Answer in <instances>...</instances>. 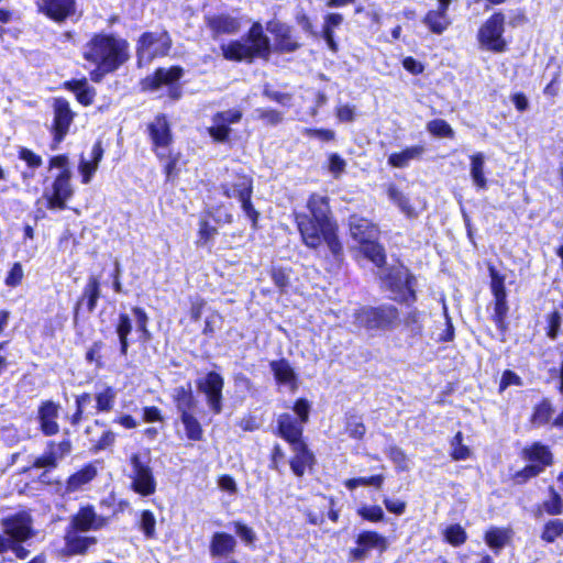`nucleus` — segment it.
I'll return each instance as SVG.
<instances>
[{
  "mask_svg": "<svg viewBox=\"0 0 563 563\" xmlns=\"http://www.w3.org/2000/svg\"><path fill=\"white\" fill-rule=\"evenodd\" d=\"M183 75V68L174 66L168 69L158 68L153 76L143 80L145 90H158L163 86H169L176 82Z\"/></svg>",
  "mask_w": 563,
  "mask_h": 563,
  "instance_id": "21",
  "label": "nucleus"
},
{
  "mask_svg": "<svg viewBox=\"0 0 563 563\" xmlns=\"http://www.w3.org/2000/svg\"><path fill=\"white\" fill-rule=\"evenodd\" d=\"M43 11L55 21H64L75 11V0H43Z\"/></svg>",
  "mask_w": 563,
  "mask_h": 563,
  "instance_id": "26",
  "label": "nucleus"
},
{
  "mask_svg": "<svg viewBox=\"0 0 563 563\" xmlns=\"http://www.w3.org/2000/svg\"><path fill=\"white\" fill-rule=\"evenodd\" d=\"M155 525L156 520L153 512L150 510L142 511L140 526L147 538L155 536Z\"/></svg>",
  "mask_w": 563,
  "mask_h": 563,
  "instance_id": "57",
  "label": "nucleus"
},
{
  "mask_svg": "<svg viewBox=\"0 0 563 563\" xmlns=\"http://www.w3.org/2000/svg\"><path fill=\"white\" fill-rule=\"evenodd\" d=\"M180 420L185 427L186 435L189 440L199 441L202 439V428L197 418L190 413L180 417Z\"/></svg>",
  "mask_w": 563,
  "mask_h": 563,
  "instance_id": "46",
  "label": "nucleus"
},
{
  "mask_svg": "<svg viewBox=\"0 0 563 563\" xmlns=\"http://www.w3.org/2000/svg\"><path fill=\"white\" fill-rule=\"evenodd\" d=\"M126 42L111 35H96L84 47L85 60L96 66L90 73L92 81L99 82L104 74L114 71L126 58Z\"/></svg>",
  "mask_w": 563,
  "mask_h": 563,
  "instance_id": "2",
  "label": "nucleus"
},
{
  "mask_svg": "<svg viewBox=\"0 0 563 563\" xmlns=\"http://www.w3.org/2000/svg\"><path fill=\"white\" fill-rule=\"evenodd\" d=\"M208 26L216 36L220 34H234L240 30L241 25L238 19L221 14L209 18Z\"/></svg>",
  "mask_w": 563,
  "mask_h": 563,
  "instance_id": "33",
  "label": "nucleus"
},
{
  "mask_svg": "<svg viewBox=\"0 0 563 563\" xmlns=\"http://www.w3.org/2000/svg\"><path fill=\"white\" fill-rule=\"evenodd\" d=\"M426 313L417 309H412L405 318V327L413 336H421L423 332V321Z\"/></svg>",
  "mask_w": 563,
  "mask_h": 563,
  "instance_id": "44",
  "label": "nucleus"
},
{
  "mask_svg": "<svg viewBox=\"0 0 563 563\" xmlns=\"http://www.w3.org/2000/svg\"><path fill=\"white\" fill-rule=\"evenodd\" d=\"M19 157L24 161L29 167L37 168L42 165V158L34 152L29 148H21L19 152Z\"/></svg>",
  "mask_w": 563,
  "mask_h": 563,
  "instance_id": "62",
  "label": "nucleus"
},
{
  "mask_svg": "<svg viewBox=\"0 0 563 563\" xmlns=\"http://www.w3.org/2000/svg\"><path fill=\"white\" fill-rule=\"evenodd\" d=\"M221 188L225 197L242 199L252 196L253 181L249 176L238 174L235 181H225L221 185Z\"/></svg>",
  "mask_w": 563,
  "mask_h": 563,
  "instance_id": "25",
  "label": "nucleus"
},
{
  "mask_svg": "<svg viewBox=\"0 0 563 563\" xmlns=\"http://www.w3.org/2000/svg\"><path fill=\"white\" fill-rule=\"evenodd\" d=\"M74 113L70 110L68 101L56 99L54 103V131L55 139L59 142L67 134L73 122Z\"/></svg>",
  "mask_w": 563,
  "mask_h": 563,
  "instance_id": "19",
  "label": "nucleus"
},
{
  "mask_svg": "<svg viewBox=\"0 0 563 563\" xmlns=\"http://www.w3.org/2000/svg\"><path fill=\"white\" fill-rule=\"evenodd\" d=\"M309 213H295L296 223L305 245L317 249L324 241L334 256L342 252L336 224L331 219L329 199L313 194L307 202Z\"/></svg>",
  "mask_w": 563,
  "mask_h": 563,
  "instance_id": "1",
  "label": "nucleus"
},
{
  "mask_svg": "<svg viewBox=\"0 0 563 563\" xmlns=\"http://www.w3.org/2000/svg\"><path fill=\"white\" fill-rule=\"evenodd\" d=\"M148 133L155 146L158 157L164 158L167 156V147L172 142V134L167 119L164 115H157L148 124Z\"/></svg>",
  "mask_w": 563,
  "mask_h": 563,
  "instance_id": "16",
  "label": "nucleus"
},
{
  "mask_svg": "<svg viewBox=\"0 0 563 563\" xmlns=\"http://www.w3.org/2000/svg\"><path fill=\"white\" fill-rule=\"evenodd\" d=\"M509 540V532L500 528H492L485 533V541L489 548L499 551Z\"/></svg>",
  "mask_w": 563,
  "mask_h": 563,
  "instance_id": "45",
  "label": "nucleus"
},
{
  "mask_svg": "<svg viewBox=\"0 0 563 563\" xmlns=\"http://www.w3.org/2000/svg\"><path fill=\"white\" fill-rule=\"evenodd\" d=\"M427 130L431 134L439 136V137H453L454 136L453 129L450 126V124L446 121H444L442 119H435V120L430 121L427 124Z\"/></svg>",
  "mask_w": 563,
  "mask_h": 563,
  "instance_id": "51",
  "label": "nucleus"
},
{
  "mask_svg": "<svg viewBox=\"0 0 563 563\" xmlns=\"http://www.w3.org/2000/svg\"><path fill=\"white\" fill-rule=\"evenodd\" d=\"M542 509L550 516L563 512V499L552 486L549 487V499L542 503Z\"/></svg>",
  "mask_w": 563,
  "mask_h": 563,
  "instance_id": "48",
  "label": "nucleus"
},
{
  "mask_svg": "<svg viewBox=\"0 0 563 563\" xmlns=\"http://www.w3.org/2000/svg\"><path fill=\"white\" fill-rule=\"evenodd\" d=\"M62 406L53 400H44L40 404L36 413L38 429L45 437H53L59 433L58 423Z\"/></svg>",
  "mask_w": 563,
  "mask_h": 563,
  "instance_id": "12",
  "label": "nucleus"
},
{
  "mask_svg": "<svg viewBox=\"0 0 563 563\" xmlns=\"http://www.w3.org/2000/svg\"><path fill=\"white\" fill-rule=\"evenodd\" d=\"M23 278V268L20 263H14L8 276L5 277V285L9 287H16Z\"/></svg>",
  "mask_w": 563,
  "mask_h": 563,
  "instance_id": "61",
  "label": "nucleus"
},
{
  "mask_svg": "<svg viewBox=\"0 0 563 563\" xmlns=\"http://www.w3.org/2000/svg\"><path fill=\"white\" fill-rule=\"evenodd\" d=\"M357 545L364 547L368 552L372 549H379L380 551L386 550L387 540L385 537L378 534L375 531H364L357 536Z\"/></svg>",
  "mask_w": 563,
  "mask_h": 563,
  "instance_id": "39",
  "label": "nucleus"
},
{
  "mask_svg": "<svg viewBox=\"0 0 563 563\" xmlns=\"http://www.w3.org/2000/svg\"><path fill=\"white\" fill-rule=\"evenodd\" d=\"M97 476V468L93 465H87L69 476L65 486L66 494H73L84 489Z\"/></svg>",
  "mask_w": 563,
  "mask_h": 563,
  "instance_id": "29",
  "label": "nucleus"
},
{
  "mask_svg": "<svg viewBox=\"0 0 563 563\" xmlns=\"http://www.w3.org/2000/svg\"><path fill=\"white\" fill-rule=\"evenodd\" d=\"M424 151L423 145L407 147L401 152L390 154L388 156V164L396 168H405L411 161L420 159Z\"/></svg>",
  "mask_w": 563,
  "mask_h": 563,
  "instance_id": "32",
  "label": "nucleus"
},
{
  "mask_svg": "<svg viewBox=\"0 0 563 563\" xmlns=\"http://www.w3.org/2000/svg\"><path fill=\"white\" fill-rule=\"evenodd\" d=\"M505 32V15L501 12L493 14L479 29L478 42L482 47L495 53L506 51L507 43L503 37Z\"/></svg>",
  "mask_w": 563,
  "mask_h": 563,
  "instance_id": "7",
  "label": "nucleus"
},
{
  "mask_svg": "<svg viewBox=\"0 0 563 563\" xmlns=\"http://www.w3.org/2000/svg\"><path fill=\"white\" fill-rule=\"evenodd\" d=\"M170 48L167 32L145 33L141 36L137 47L140 62L150 63L156 56H164Z\"/></svg>",
  "mask_w": 563,
  "mask_h": 563,
  "instance_id": "11",
  "label": "nucleus"
},
{
  "mask_svg": "<svg viewBox=\"0 0 563 563\" xmlns=\"http://www.w3.org/2000/svg\"><path fill=\"white\" fill-rule=\"evenodd\" d=\"M310 408V402L305 398L298 399L292 407L296 418L303 424L309 420Z\"/></svg>",
  "mask_w": 563,
  "mask_h": 563,
  "instance_id": "58",
  "label": "nucleus"
},
{
  "mask_svg": "<svg viewBox=\"0 0 563 563\" xmlns=\"http://www.w3.org/2000/svg\"><path fill=\"white\" fill-rule=\"evenodd\" d=\"M382 279L394 300L406 303L416 300L415 278L405 266L397 265L388 268L382 273Z\"/></svg>",
  "mask_w": 563,
  "mask_h": 563,
  "instance_id": "6",
  "label": "nucleus"
},
{
  "mask_svg": "<svg viewBox=\"0 0 563 563\" xmlns=\"http://www.w3.org/2000/svg\"><path fill=\"white\" fill-rule=\"evenodd\" d=\"M71 172L64 169L43 191V198L49 210H64L67 208V201L73 197L74 189L70 183Z\"/></svg>",
  "mask_w": 563,
  "mask_h": 563,
  "instance_id": "8",
  "label": "nucleus"
},
{
  "mask_svg": "<svg viewBox=\"0 0 563 563\" xmlns=\"http://www.w3.org/2000/svg\"><path fill=\"white\" fill-rule=\"evenodd\" d=\"M151 459L148 452L133 453L130 456L131 472L129 478L131 479V489L143 496H152L156 492V479L153 470L150 465Z\"/></svg>",
  "mask_w": 563,
  "mask_h": 563,
  "instance_id": "5",
  "label": "nucleus"
},
{
  "mask_svg": "<svg viewBox=\"0 0 563 563\" xmlns=\"http://www.w3.org/2000/svg\"><path fill=\"white\" fill-rule=\"evenodd\" d=\"M522 455L523 459L532 464L542 466L543 471L547 466H550L553 463V456L550 449L540 442H534L530 446L523 449Z\"/></svg>",
  "mask_w": 563,
  "mask_h": 563,
  "instance_id": "28",
  "label": "nucleus"
},
{
  "mask_svg": "<svg viewBox=\"0 0 563 563\" xmlns=\"http://www.w3.org/2000/svg\"><path fill=\"white\" fill-rule=\"evenodd\" d=\"M236 540L225 532H216L210 542V554L213 558H224L234 552Z\"/></svg>",
  "mask_w": 563,
  "mask_h": 563,
  "instance_id": "27",
  "label": "nucleus"
},
{
  "mask_svg": "<svg viewBox=\"0 0 563 563\" xmlns=\"http://www.w3.org/2000/svg\"><path fill=\"white\" fill-rule=\"evenodd\" d=\"M196 386L199 393L205 396L206 404L210 411L219 415L223 408L224 378L217 372H209L197 379Z\"/></svg>",
  "mask_w": 563,
  "mask_h": 563,
  "instance_id": "9",
  "label": "nucleus"
},
{
  "mask_svg": "<svg viewBox=\"0 0 563 563\" xmlns=\"http://www.w3.org/2000/svg\"><path fill=\"white\" fill-rule=\"evenodd\" d=\"M73 445L69 439H63L59 442L48 441L45 452L36 457L33 467L36 468H56L59 461L70 454Z\"/></svg>",
  "mask_w": 563,
  "mask_h": 563,
  "instance_id": "13",
  "label": "nucleus"
},
{
  "mask_svg": "<svg viewBox=\"0 0 563 563\" xmlns=\"http://www.w3.org/2000/svg\"><path fill=\"white\" fill-rule=\"evenodd\" d=\"M485 156L483 153H475L471 156V177L478 189H486L487 179L484 174Z\"/></svg>",
  "mask_w": 563,
  "mask_h": 563,
  "instance_id": "37",
  "label": "nucleus"
},
{
  "mask_svg": "<svg viewBox=\"0 0 563 563\" xmlns=\"http://www.w3.org/2000/svg\"><path fill=\"white\" fill-rule=\"evenodd\" d=\"M489 273L492 278V291L494 294V297L506 296L504 277H501L494 267L489 268Z\"/></svg>",
  "mask_w": 563,
  "mask_h": 563,
  "instance_id": "60",
  "label": "nucleus"
},
{
  "mask_svg": "<svg viewBox=\"0 0 563 563\" xmlns=\"http://www.w3.org/2000/svg\"><path fill=\"white\" fill-rule=\"evenodd\" d=\"M97 169H98L97 164H95L90 161L81 159V162L79 164V172L82 176V183L89 184Z\"/></svg>",
  "mask_w": 563,
  "mask_h": 563,
  "instance_id": "64",
  "label": "nucleus"
},
{
  "mask_svg": "<svg viewBox=\"0 0 563 563\" xmlns=\"http://www.w3.org/2000/svg\"><path fill=\"white\" fill-rule=\"evenodd\" d=\"M343 20V15L340 13H328L323 19L322 35L332 52L338 49L334 41V29L339 27Z\"/></svg>",
  "mask_w": 563,
  "mask_h": 563,
  "instance_id": "35",
  "label": "nucleus"
},
{
  "mask_svg": "<svg viewBox=\"0 0 563 563\" xmlns=\"http://www.w3.org/2000/svg\"><path fill=\"white\" fill-rule=\"evenodd\" d=\"M100 298V283L96 276H90L82 291L81 299L77 302L75 308V316L78 310L86 302L88 312H92L97 306V301Z\"/></svg>",
  "mask_w": 563,
  "mask_h": 563,
  "instance_id": "31",
  "label": "nucleus"
},
{
  "mask_svg": "<svg viewBox=\"0 0 563 563\" xmlns=\"http://www.w3.org/2000/svg\"><path fill=\"white\" fill-rule=\"evenodd\" d=\"M115 331L120 340L121 353L125 355L129 346L128 335L132 331V320L126 313L119 316Z\"/></svg>",
  "mask_w": 563,
  "mask_h": 563,
  "instance_id": "43",
  "label": "nucleus"
},
{
  "mask_svg": "<svg viewBox=\"0 0 563 563\" xmlns=\"http://www.w3.org/2000/svg\"><path fill=\"white\" fill-rule=\"evenodd\" d=\"M107 523L108 519L98 515L92 506H85L79 508L77 514L71 517L68 528L80 532L98 531Z\"/></svg>",
  "mask_w": 563,
  "mask_h": 563,
  "instance_id": "14",
  "label": "nucleus"
},
{
  "mask_svg": "<svg viewBox=\"0 0 563 563\" xmlns=\"http://www.w3.org/2000/svg\"><path fill=\"white\" fill-rule=\"evenodd\" d=\"M350 232L352 238L360 244L377 240L378 229L367 219L352 216L350 218Z\"/></svg>",
  "mask_w": 563,
  "mask_h": 563,
  "instance_id": "22",
  "label": "nucleus"
},
{
  "mask_svg": "<svg viewBox=\"0 0 563 563\" xmlns=\"http://www.w3.org/2000/svg\"><path fill=\"white\" fill-rule=\"evenodd\" d=\"M507 311L508 306L506 301V296L495 297L494 321L500 329L504 328Z\"/></svg>",
  "mask_w": 563,
  "mask_h": 563,
  "instance_id": "56",
  "label": "nucleus"
},
{
  "mask_svg": "<svg viewBox=\"0 0 563 563\" xmlns=\"http://www.w3.org/2000/svg\"><path fill=\"white\" fill-rule=\"evenodd\" d=\"M224 58L230 60H246L254 57L267 58L271 51L269 40L263 33L261 23H254L244 41H233L221 45Z\"/></svg>",
  "mask_w": 563,
  "mask_h": 563,
  "instance_id": "3",
  "label": "nucleus"
},
{
  "mask_svg": "<svg viewBox=\"0 0 563 563\" xmlns=\"http://www.w3.org/2000/svg\"><path fill=\"white\" fill-rule=\"evenodd\" d=\"M173 399L180 417L192 413L197 405L190 385L176 387L173 391Z\"/></svg>",
  "mask_w": 563,
  "mask_h": 563,
  "instance_id": "30",
  "label": "nucleus"
},
{
  "mask_svg": "<svg viewBox=\"0 0 563 563\" xmlns=\"http://www.w3.org/2000/svg\"><path fill=\"white\" fill-rule=\"evenodd\" d=\"M462 441H463V435L461 432H457L451 442V446H452L451 455H452V459L455 461L466 460L471 455L470 449L467 446L463 445Z\"/></svg>",
  "mask_w": 563,
  "mask_h": 563,
  "instance_id": "53",
  "label": "nucleus"
},
{
  "mask_svg": "<svg viewBox=\"0 0 563 563\" xmlns=\"http://www.w3.org/2000/svg\"><path fill=\"white\" fill-rule=\"evenodd\" d=\"M563 534V520L551 519L545 522L541 532V539L547 543H553L558 538Z\"/></svg>",
  "mask_w": 563,
  "mask_h": 563,
  "instance_id": "47",
  "label": "nucleus"
},
{
  "mask_svg": "<svg viewBox=\"0 0 563 563\" xmlns=\"http://www.w3.org/2000/svg\"><path fill=\"white\" fill-rule=\"evenodd\" d=\"M424 24L435 34L443 33L450 25V19L446 12L441 10H431L427 13L423 20Z\"/></svg>",
  "mask_w": 563,
  "mask_h": 563,
  "instance_id": "38",
  "label": "nucleus"
},
{
  "mask_svg": "<svg viewBox=\"0 0 563 563\" xmlns=\"http://www.w3.org/2000/svg\"><path fill=\"white\" fill-rule=\"evenodd\" d=\"M361 251L376 266L380 267L384 265L386 260L385 251L382 245L376 243V240L361 244Z\"/></svg>",
  "mask_w": 563,
  "mask_h": 563,
  "instance_id": "41",
  "label": "nucleus"
},
{
  "mask_svg": "<svg viewBox=\"0 0 563 563\" xmlns=\"http://www.w3.org/2000/svg\"><path fill=\"white\" fill-rule=\"evenodd\" d=\"M278 434L290 445H295L296 442H303L302 431L303 423H301L296 417L290 413H282L277 419Z\"/></svg>",
  "mask_w": 563,
  "mask_h": 563,
  "instance_id": "18",
  "label": "nucleus"
},
{
  "mask_svg": "<svg viewBox=\"0 0 563 563\" xmlns=\"http://www.w3.org/2000/svg\"><path fill=\"white\" fill-rule=\"evenodd\" d=\"M276 382L288 387L291 391L297 389V374L288 361L282 358L269 364Z\"/></svg>",
  "mask_w": 563,
  "mask_h": 563,
  "instance_id": "23",
  "label": "nucleus"
},
{
  "mask_svg": "<svg viewBox=\"0 0 563 563\" xmlns=\"http://www.w3.org/2000/svg\"><path fill=\"white\" fill-rule=\"evenodd\" d=\"M388 199L396 205L399 210L408 218H416L418 212L411 206L409 198L401 192L395 185L390 184L387 187Z\"/></svg>",
  "mask_w": 563,
  "mask_h": 563,
  "instance_id": "36",
  "label": "nucleus"
},
{
  "mask_svg": "<svg viewBox=\"0 0 563 563\" xmlns=\"http://www.w3.org/2000/svg\"><path fill=\"white\" fill-rule=\"evenodd\" d=\"M22 542L23 541H13L12 539L0 534V553L11 550L19 559H25L29 551L21 545Z\"/></svg>",
  "mask_w": 563,
  "mask_h": 563,
  "instance_id": "50",
  "label": "nucleus"
},
{
  "mask_svg": "<svg viewBox=\"0 0 563 563\" xmlns=\"http://www.w3.org/2000/svg\"><path fill=\"white\" fill-rule=\"evenodd\" d=\"M217 234L218 230L216 227L210 225L206 220H201L199 223L197 245L208 246Z\"/></svg>",
  "mask_w": 563,
  "mask_h": 563,
  "instance_id": "49",
  "label": "nucleus"
},
{
  "mask_svg": "<svg viewBox=\"0 0 563 563\" xmlns=\"http://www.w3.org/2000/svg\"><path fill=\"white\" fill-rule=\"evenodd\" d=\"M352 317L353 324L367 332L388 331L399 322V312L393 305L364 306L355 309Z\"/></svg>",
  "mask_w": 563,
  "mask_h": 563,
  "instance_id": "4",
  "label": "nucleus"
},
{
  "mask_svg": "<svg viewBox=\"0 0 563 563\" xmlns=\"http://www.w3.org/2000/svg\"><path fill=\"white\" fill-rule=\"evenodd\" d=\"M291 449L295 455L290 461V468L295 475L302 476L307 467L312 465L313 454L308 450L305 442H296L295 445H291Z\"/></svg>",
  "mask_w": 563,
  "mask_h": 563,
  "instance_id": "24",
  "label": "nucleus"
},
{
  "mask_svg": "<svg viewBox=\"0 0 563 563\" xmlns=\"http://www.w3.org/2000/svg\"><path fill=\"white\" fill-rule=\"evenodd\" d=\"M84 533L85 532L77 531L76 529L67 528L64 539L68 554H85L90 548L97 544L98 540L96 537L86 536Z\"/></svg>",
  "mask_w": 563,
  "mask_h": 563,
  "instance_id": "20",
  "label": "nucleus"
},
{
  "mask_svg": "<svg viewBox=\"0 0 563 563\" xmlns=\"http://www.w3.org/2000/svg\"><path fill=\"white\" fill-rule=\"evenodd\" d=\"M2 536L13 541H26L35 536L33 518L29 511L22 510L1 520Z\"/></svg>",
  "mask_w": 563,
  "mask_h": 563,
  "instance_id": "10",
  "label": "nucleus"
},
{
  "mask_svg": "<svg viewBox=\"0 0 563 563\" xmlns=\"http://www.w3.org/2000/svg\"><path fill=\"white\" fill-rule=\"evenodd\" d=\"M542 472V466L531 463L516 474V479L519 483H521L527 481L528 478L538 476Z\"/></svg>",
  "mask_w": 563,
  "mask_h": 563,
  "instance_id": "63",
  "label": "nucleus"
},
{
  "mask_svg": "<svg viewBox=\"0 0 563 563\" xmlns=\"http://www.w3.org/2000/svg\"><path fill=\"white\" fill-rule=\"evenodd\" d=\"M68 87L76 93V98L81 104L89 106L92 103L95 90L88 86L86 79L69 82Z\"/></svg>",
  "mask_w": 563,
  "mask_h": 563,
  "instance_id": "42",
  "label": "nucleus"
},
{
  "mask_svg": "<svg viewBox=\"0 0 563 563\" xmlns=\"http://www.w3.org/2000/svg\"><path fill=\"white\" fill-rule=\"evenodd\" d=\"M554 412L553 406L548 398H544L540 404L534 407L531 422L537 427L547 424Z\"/></svg>",
  "mask_w": 563,
  "mask_h": 563,
  "instance_id": "40",
  "label": "nucleus"
},
{
  "mask_svg": "<svg viewBox=\"0 0 563 563\" xmlns=\"http://www.w3.org/2000/svg\"><path fill=\"white\" fill-rule=\"evenodd\" d=\"M357 515L361 516L364 520L371 522H379L384 519L385 514L382 507L379 506H366L363 505L357 509Z\"/></svg>",
  "mask_w": 563,
  "mask_h": 563,
  "instance_id": "54",
  "label": "nucleus"
},
{
  "mask_svg": "<svg viewBox=\"0 0 563 563\" xmlns=\"http://www.w3.org/2000/svg\"><path fill=\"white\" fill-rule=\"evenodd\" d=\"M266 30L275 36L276 47L280 52H294L299 47L291 34V27L280 21L273 20L266 25Z\"/></svg>",
  "mask_w": 563,
  "mask_h": 563,
  "instance_id": "17",
  "label": "nucleus"
},
{
  "mask_svg": "<svg viewBox=\"0 0 563 563\" xmlns=\"http://www.w3.org/2000/svg\"><path fill=\"white\" fill-rule=\"evenodd\" d=\"M444 538L450 544L459 547L466 541V532L460 525H452L445 529Z\"/></svg>",
  "mask_w": 563,
  "mask_h": 563,
  "instance_id": "52",
  "label": "nucleus"
},
{
  "mask_svg": "<svg viewBox=\"0 0 563 563\" xmlns=\"http://www.w3.org/2000/svg\"><path fill=\"white\" fill-rule=\"evenodd\" d=\"M346 167L345 161L339 154L329 156V170L334 178H339Z\"/></svg>",
  "mask_w": 563,
  "mask_h": 563,
  "instance_id": "59",
  "label": "nucleus"
},
{
  "mask_svg": "<svg viewBox=\"0 0 563 563\" xmlns=\"http://www.w3.org/2000/svg\"><path fill=\"white\" fill-rule=\"evenodd\" d=\"M387 455L395 463L398 471L404 472L409 470L407 455L400 448L396 445L390 446L387 451Z\"/></svg>",
  "mask_w": 563,
  "mask_h": 563,
  "instance_id": "55",
  "label": "nucleus"
},
{
  "mask_svg": "<svg viewBox=\"0 0 563 563\" xmlns=\"http://www.w3.org/2000/svg\"><path fill=\"white\" fill-rule=\"evenodd\" d=\"M242 119V112L239 109H230L218 112L212 118V125L208 129L210 136L217 142H225L229 139L230 124L238 123Z\"/></svg>",
  "mask_w": 563,
  "mask_h": 563,
  "instance_id": "15",
  "label": "nucleus"
},
{
  "mask_svg": "<svg viewBox=\"0 0 563 563\" xmlns=\"http://www.w3.org/2000/svg\"><path fill=\"white\" fill-rule=\"evenodd\" d=\"M117 396L118 391L113 387L100 386L93 396L97 412H110L114 408Z\"/></svg>",
  "mask_w": 563,
  "mask_h": 563,
  "instance_id": "34",
  "label": "nucleus"
}]
</instances>
